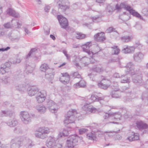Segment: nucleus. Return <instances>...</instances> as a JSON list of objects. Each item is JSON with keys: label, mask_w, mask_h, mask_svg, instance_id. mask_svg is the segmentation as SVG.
<instances>
[{"label": "nucleus", "mask_w": 148, "mask_h": 148, "mask_svg": "<svg viewBox=\"0 0 148 148\" xmlns=\"http://www.w3.org/2000/svg\"><path fill=\"white\" fill-rule=\"evenodd\" d=\"M56 139L54 137L50 136L47 140L46 145L49 148H53L56 144Z\"/></svg>", "instance_id": "ddd939ff"}, {"label": "nucleus", "mask_w": 148, "mask_h": 148, "mask_svg": "<svg viewBox=\"0 0 148 148\" xmlns=\"http://www.w3.org/2000/svg\"><path fill=\"white\" fill-rule=\"evenodd\" d=\"M46 106L49 111L52 113L57 112L59 109L58 106L53 101L49 100L47 101Z\"/></svg>", "instance_id": "20e7f679"}, {"label": "nucleus", "mask_w": 148, "mask_h": 148, "mask_svg": "<svg viewBox=\"0 0 148 148\" xmlns=\"http://www.w3.org/2000/svg\"><path fill=\"white\" fill-rule=\"evenodd\" d=\"M119 90V88L115 89L111 92L110 95H111L112 97L114 98H119L120 97L118 92V91Z\"/></svg>", "instance_id": "f704fd0d"}, {"label": "nucleus", "mask_w": 148, "mask_h": 148, "mask_svg": "<svg viewBox=\"0 0 148 148\" xmlns=\"http://www.w3.org/2000/svg\"><path fill=\"white\" fill-rule=\"evenodd\" d=\"M123 8L129 11L130 13L133 16L140 19H142V18L140 14L133 10L132 8L126 3H121L120 4H117L115 6V9L118 11H119Z\"/></svg>", "instance_id": "f257e3e1"}, {"label": "nucleus", "mask_w": 148, "mask_h": 148, "mask_svg": "<svg viewBox=\"0 0 148 148\" xmlns=\"http://www.w3.org/2000/svg\"><path fill=\"white\" fill-rule=\"evenodd\" d=\"M50 69L48 65L45 63H43L40 66V69L41 71L45 72L46 71H48Z\"/></svg>", "instance_id": "4c0bfd02"}, {"label": "nucleus", "mask_w": 148, "mask_h": 148, "mask_svg": "<svg viewBox=\"0 0 148 148\" xmlns=\"http://www.w3.org/2000/svg\"><path fill=\"white\" fill-rule=\"evenodd\" d=\"M119 131H120V130H119L118 131L115 132V131H110L109 132H106V133H108V135L109 136H113L115 133H118Z\"/></svg>", "instance_id": "4d7b16f0"}, {"label": "nucleus", "mask_w": 148, "mask_h": 148, "mask_svg": "<svg viewBox=\"0 0 148 148\" xmlns=\"http://www.w3.org/2000/svg\"><path fill=\"white\" fill-rule=\"evenodd\" d=\"M86 37V36L85 34L80 32H77L76 36V38L77 39H83L85 38Z\"/></svg>", "instance_id": "a18cd8bd"}, {"label": "nucleus", "mask_w": 148, "mask_h": 148, "mask_svg": "<svg viewBox=\"0 0 148 148\" xmlns=\"http://www.w3.org/2000/svg\"><path fill=\"white\" fill-rule=\"evenodd\" d=\"M80 81L79 82H77L75 84V86L76 87H84L86 86L85 82L81 79H80Z\"/></svg>", "instance_id": "c9c22d12"}, {"label": "nucleus", "mask_w": 148, "mask_h": 148, "mask_svg": "<svg viewBox=\"0 0 148 148\" xmlns=\"http://www.w3.org/2000/svg\"><path fill=\"white\" fill-rule=\"evenodd\" d=\"M105 34L103 32L97 33L94 36V39L97 42H102L104 41L106 38L105 36Z\"/></svg>", "instance_id": "2eb2a0df"}, {"label": "nucleus", "mask_w": 148, "mask_h": 148, "mask_svg": "<svg viewBox=\"0 0 148 148\" xmlns=\"http://www.w3.org/2000/svg\"><path fill=\"white\" fill-rule=\"evenodd\" d=\"M36 51V49L35 48L32 49H31L29 53L28 54L27 56V58L31 56L34 54V53Z\"/></svg>", "instance_id": "864d4df0"}, {"label": "nucleus", "mask_w": 148, "mask_h": 148, "mask_svg": "<svg viewBox=\"0 0 148 148\" xmlns=\"http://www.w3.org/2000/svg\"><path fill=\"white\" fill-rule=\"evenodd\" d=\"M100 94H99V96H97V95L95 94H92V95L90 99L92 102L94 101H99L100 103H101V101L104 100L105 97H101Z\"/></svg>", "instance_id": "f3484780"}, {"label": "nucleus", "mask_w": 148, "mask_h": 148, "mask_svg": "<svg viewBox=\"0 0 148 148\" xmlns=\"http://www.w3.org/2000/svg\"><path fill=\"white\" fill-rule=\"evenodd\" d=\"M112 113L113 116L114 120L118 121L121 119V114L120 112H113Z\"/></svg>", "instance_id": "72a5a7b5"}, {"label": "nucleus", "mask_w": 148, "mask_h": 148, "mask_svg": "<svg viewBox=\"0 0 148 148\" xmlns=\"http://www.w3.org/2000/svg\"><path fill=\"white\" fill-rule=\"evenodd\" d=\"M82 79L81 75L78 72H75V80L76 81L77 79Z\"/></svg>", "instance_id": "6e6d98bb"}, {"label": "nucleus", "mask_w": 148, "mask_h": 148, "mask_svg": "<svg viewBox=\"0 0 148 148\" xmlns=\"http://www.w3.org/2000/svg\"><path fill=\"white\" fill-rule=\"evenodd\" d=\"M40 129L38 128L36 130V132L35 133V136L38 138H40L42 139H44L45 138L44 137V136H43V135H42V134L41 133V132L40 131Z\"/></svg>", "instance_id": "ea45409f"}, {"label": "nucleus", "mask_w": 148, "mask_h": 148, "mask_svg": "<svg viewBox=\"0 0 148 148\" xmlns=\"http://www.w3.org/2000/svg\"><path fill=\"white\" fill-rule=\"evenodd\" d=\"M98 86L101 88L104 89H107L109 86V85L103 84V83L101 82L98 83Z\"/></svg>", "instance_id": "09e8293b"}, {"label": "nucleus", "mask_w": 148, "mask_h": 148, "mask_svg": "<svg viewBox=\"0 0 148 148\" xmlns=\"http://www.w3.org/2000/svg\"><path fill=\"white\" fill-rule=\"evenodd\" d=\"M7 125L10 127H13L16 126L18 124L17 121L16 119L13 118L12 119H10L8 121L6 122Z\"/></svg>", "instance_id": "5701e85b"}, {"label": "nucleus", "mask_w": 148, "mask_h": 148, "mask_svg": "<svg viewBox=\"0 0 148 148\" xmlns=\"http://www.w3.org/2000/svg\"><path fill=\"white\" fill-rule=\"evenodd\" d=\"M134 38V36L132 35H126L121 37L120 39L123 42H128L132 41Z\"/></svg>", "instance_id": "412c9836"}, {"label": "nucleus", "mask_w": 148, "mask_h": 148, "mask_svg": "<svg viewBox=\"0 0 148 148\" xmlns=\"http://www.w3.org/2000/svg\"><path fill=\"white\" fill-rule=\"evenodd\" d=\"M21 118L22 121L25 124H28L31 121V117L28 112L22 111L20 113Z\"/></svg>", "instance_id": "423d86ee"}, {"label": "nucleus", "mask_w": 148, "mask_h": 148, "mask_svg": "<svg viewBox=\"0 0 148 148\" xmlns=\"http://www.w3.org/2000/svg\"><path fill=\"white\" fill-rule=\"evenodd\" d=\"M74 136L72 135L69 136L67 140V146L68 147H74L73 140Z\"/></svg>", "instance_id": "b1692460"}, {"label": "nucleus", "mask_w": 148, "mask_h": 148, "mask_svg": "<svg viewBox=\"0 0 148 148\" xmlns=\"http://www.w3.org/2000/svg\"><path fill=\"white\" fill-rule=\"evenodd\" d=\"M2 81L3 83L8 84L10 83V79L9 77L6 76L2 79Z\"/></svg>", "instance_id": "49530a36"}, {"label": "nucleus", "mask_w": 148, "mask_h": 148, "mask_svg": "<svg viewBox=\"0 0 148 148\" xmlns=\"http://www.w3.org/2000/svg\"><path fill=\"white\" fill-rule=\"evenodd\" d=\"M24 140L23 141H16V143L17 145H18L19 146V148L23 145H24Z\"/></svg>", "instance_id": "e2e57ef3"}, {"label": "nucleus", "mask_w": 148, "mask_h": 148, "mask_svg": "<svg viewBox=\"0 0 148 148\" xmlns=\"http://www.w3.org/2000/svg\"><path fill=\"white\" fill-rule=\"evenodd\" d=\"M54 74V71L52 69H49L48 71L46 72L45 77L49 81H51L53 79Z\"/></svg>", "instance_id": "6ab92c4d"}, {"label": "nucleus", "mask_w": 148, "mask_h": 148, "mask_svg": "<svg viewBox=\"0 0 148 148\" xmlns=\"http://www.w3.org/2000/svg\"><path fill=\"white\" fill-rule=\"evenodd\" d=\"M27 90L28 94L30 96H34L35 94H37L38 92V88L35 86H32L29 87Z\"/></svg>", "instance_id": "a211bd4d"}, {"label": "nucleus", "mask_w": 148, "mask_h": 148, "mask_svg": "<svg viewBox=\"0 0 148 148\" xmlns=\"http://www.w3.org/2000/svg\"><path fill=\"white\" fill-rule=\"evenodd\" d=\"M113 49L112 50V53L113 54L118 55L120 52V50L117 46H114L112 47Z\"/></svg>", "instance_id": "c03bdc74"}, {"label": "nucleus", "mask_w": 148, "mask_h": 148, "mask_svg": "<svg viewBox=\"0 0 148 148\" xmlns=\"http://www.w3.org/2000/svg\"><path fill=\"white\" fill-rule=\"evenodd\" d=\"M101 15L97 16L91 18L92 21L93 22H98L101 20Z\"/></svg>", "instance_id": "de8ad7c7"}, {"label": "nucleus", "mask_w": 148, "mask_h": 148, "mask_svg": "<svg viewBox=\"0 0 148 148\" xmlns=\"http://www.w3.org/2000/svg\"><path fill=\"white\" fill-rule=\"evenodd\" d=\"M83 119L82 115L75 110V121H79Z\"/></svg>", "instance_id": "58836bf2"}, {"label": "nucleus", "mask_w": 148, "mask_h": 148, "mask_svg": "<svg viewBox=\"0 0 148 148\" xmlns=\"http://www.w3.org/2000/svg\"><path fill=\"white\" fill-rule=\"evenodd\" d=\"M10 64L9 62H7L2 64L0 67V73L2 75L6 73L10 74Z\"/></svg>", "instance_id": "6e6552de"}, {"label": "nucleus", "mask_w": 148, "mask_h": 148, "mask_svg": "<svg viewBox=\"0 0 148 148\" xmlns=\"http://www.w3.org/2000/svg\"><path fill=\"white\" fill-rule=\"evenodd\" d=\"M34 68V65L33 66H28L27 67L26 69L29 73H31L33 71Z\"/></svg>", "instance_id": "3c124183"}, {"label": "nucleus", "mask_w": 148, "mask_h": 148, "mask_svg": "<svg viewBox=\"0 0 148 148\" xmlns=\"http://www.w3.org/2000/svg\"><path fill=\"white\" fill-rule=\"evenodd\" d=\"M54 1L55 3L58 4L59 6L64 3V0H54Z\"/></svg>", "instance_id": "052dcab7"}, {"label": "nucleus", "mask_w": 148, "mask_h": 148, "mask_svg": "<svg viewBox=\"0 0 148 148\" xmlns=\"http://www.w3.org/2000/svg\"><path fill=\"white\" fill-rule=\"evenodd\" d=\"M74 123V110L70 109L65 114L64 123L65 126Z\"/></svg>", "instance_id": "f03ea898"}, {"label": "nucleus", "mask_w": 148, "mask_h": 148, "mask_svg": "<svg viewBox=\"0 0 148 148\" xmlns=\"http://www.w3.org/2000/svg\"><path fill=\"white\" fill-rule=\"evenodd\" d=\"M12 23H15L17 25V27L18 28H19L21 26V24L19 23L17 21L16 19L15 18L12 19Z\"/></svg>", "instance_id": "13d9d810"}, {"label": "nucleus", "mask_w": 148, "mask_h": 148, "mask_svg": "<svg viewBox=\"0 0 148 148\" xmlns=\"http://www.w3.org/2000/svg\"><path fill=\"white\" fill-rule=\"evenodd\" d=\"M92 71L97 72L99 73L103 71V69L102 67H99L97 66H95L91 68Z\"/></svg>", "instance_id": "37998d69"}, {"label": "nucleus", "mask_w": 148, "mask_h": 148, "mask_svg": "<svg viewBox=\"0 0 148 148\" xmlns=\"http://www.w3.org/2000/svg\"><path fill=\"white\" fill-rule=\"evenodd\" d=\"M121 80L120 82L121 83H129L130 82V79L126 75H121Z\"/></svg>", "instance_id": "2f4dec72"}, {"label": "nucleus", "mask_w": 148, "mask_h": 148, "mask_svg": "<svg viewBox=\"0 0 148 148\" xmlns=\"http://www.w3.org/2000/svg\"><path fill=\"white\" fill-rule=\"evenodd\" d=\"M4 106H5V107L7 109L6 110H2L0 112V116L3 117V116H11L13 114V110L14 109V106L10 105L7 102H5Z\"/></svg>", "instance_id": "7ed1b4c3"}, {"label": "nucleus", "mask_w": 148, "mask_h": 148, "mask_svg": "<svg viewBox=\"0 0 148 148\" xmlns=\"http://www.w3.org/2000/svg\"><path fill=\"white\" fill-rule=\"evenodd\" d=\"M115 10V8L114 7L109 5L107 6L106 11L108 14L110 15Z\"/></svg>", "instance_id": "e433bc0d"}, {"label": "nucleus", "mask_w": 148, "mask_h": 148, "mask_svg": "<svg viewBox=\"0 0 148 148\" xmlns=\"http://www.w3.org/2000/svg\"><path fill=\"white\" fill-rule=\"evenodd\" d=\"M90 59L86 57H84L82 58L81 61L82 62L83 64H84V66H87L90 61Z\"/></svg>", "instance_id": "79ce46f5"}, {"label": "nucleus", "mask_w": 148, "mask_h": 148, "mask_svg": "<svg viewBox=\"0 0 148 148\" xmlns=\"http://www.w3.org/2000/svg\"><path fill=\"white\" fill-rule=\"evenodd\" d=\"M87 138L89 140H96L97 139L96 134L94 132H90L87 135Z\"/></svg>", "instance_id": "7c9ffc66"}, {"label": "nucleus", "mask_w": 148, "mask_h": 148, "mask_svg": "<svg viewBox=\"0 0 148 148\" xmlns=\"http://www.w3.org/2000/svg\"><path fill=\"white\" fill-rule=\"evenodd\" d=\"M126 70H125L126 74H131L134 75L135 74L134 73L137 71L136 70H134V66L133 63L131 62L127 63L126 66Z\"/></svg>", "instance_id": "9d476101"}, {"label": "nucleus", "mask_w": 148, "mask_h": 148, "mask_svg": "<svg viewBox=\"0 0 148 148\" xmlns=\"http://www.w3.org/2000/svg\"><path fill=\"white\" fill-rule=\"evenodd\" d=\"M91 45V42H88L83 45L82 46V48L83 51L87 53L90 56V57L93 59L94 53L92 51H90L89 50L90 47Z\"/></svg>", "instance_id": "1a4fd4ad"}, {"label": "nucleus", "mask_w": 148, "mask_h": 148, "mask_svg": "<svg viewBox=\"0 0 148 148\" xmlns=\"http://www.w3.org/2000/svg\"><path fill=\"white\" fill-rule=\"evenodd\" d=\"M122 59V58L120 57H117L113 59L112 61L113 62H118L119 64H120V60Z\"/></svg>", "instance_id": "603ef678"}, {"label": "nucleus", "mask_w": 148, "mask_h": 148, "mask_svg": "<svg viewBox=\"0 0 148 148\" xmlns=\"http://www.w3.org/2000/svg\"><path fill=\"white\" fill-rule=\"evenodd\" d=\"M47 108L45 106L42 104L38 105L36 106V109L40 113H44L47 110Z\"/></svg>", "instance_id": "4be33fe9"}, {"label": "nucleus", "mask_w": 148, "mask_h": 148, "mask_svg": "<svg viewBox=\"0 0 148 148\" xmlns=\"http://www.w3.org/2000/svg\"><path fill=\"white\" fill-rule=\"evenodd\" d=\"M46 96V91L44 90H42L38 92L35 98L38 103H41L45 101Z\"/></svg>", "instance_id": "0eeeda50"}, {"label": "nucleus", "mask_w": 148, "mask_h": 148, "mask_svg": "<svg viewBox=\"0 0 148 148\" xmlns=\"http://www.w3.org/2000/svg\"><path fill=\"white\" fill-rule=\"evenodd\" d=\"M39 128L40 129V131L42 134V135H43V136H44L45 138L47 137V134H49L50 132L49 128L46 127H40Z\"/></svg>", "instance_id": "393cba45"}, {"label": "nucleus", "mask_w": 148, "mask_h": 148, "mask_svg": "<svg viewBox=\"0 0 148 148\" xmlns=\"http://www.w3.org/2000/svg\"><path fill=\"white\" fill-rule=\"evenodd\" d=\"M26 85H20L19 86L18 89L19 90H24L25 89L26 87Z\"/></svg>", "instance_id": "680f3d73"}, {"label": "nucleus", "mask_w": 148, "mask_h": 148, "mask_svg": "<svg viewBox=\"0 0 148 148\" xmlns=\"http://www.w3.org/2000/svg\"><path fill=\"white\" fill-rule=\"evenodd\" d=\"M62 147V145L60 143H56L54 147H53L54 148H61Z\"/></svg>", "instance_id": "69168bd1"}, {"label": "nucleus", "mask_w": 148, "mask_h": 148, "mask_svg": "<svg viewBox=\"0 0 148 148\" xmlns=\"http://www.w3.org/2000/svg\"><path fill=\"white\" fill-rule=\"evenodd\" d=\"M139 134L138 133H133L129 136L127 138V139L130 142H132L134 140H138L139 139Z\"/></svg>", "instance_id": "a878e982"}, {"label": "nucleus", "mask_w": 148, "mask_h": 148, "mask_svg": "<svg viewBox=\"0 0 148 148\" xmlns=\"http://www.w3.org/2000/svg\"><path fill=\"white\" fill-rule=\"evenodd\" d=\"M62 75L60 78V81L64 84H68L70 80V76L68 73H62Z\"/></svg>", "instance_id": "dca6fc26"}, {"label": "nucleus", "mask_w": 148, "mask_h": 148, "mask_svg": "<svg viewBox=\"0 0 148 148\" xmlns=\"http://www.w3.org/2000/svg\"><path fill=\"white\" fill-rule=\"evenodd\" d=\"M50 9V7L49 5L46 6L44 8V10L45 12H48Z\"/></svg>", "instance_id": "774afa93"}, {"label": "nucleus", "mask_w": 148, "mask_h": 148, "mask_svg": "<svg viewBox=\"0 0 148 148\" xmlns=\"http://www.w3.org/2000/svg\"><path fill=\"white\" fill-rule=\"evenodd\" d=\"M136 124L140 130H142L145 129H146L147 128V125L144 123L142 121H138L136 123Z\"/></svg>", "instance_id": "bb28decb"}, {"label": "nucleus", "mask_w": 148, "mask_h": 148, "mask_svg": "<svg viewBox=\"0 0 148 148\" xmlns=\"http://www.w3.org/2000/svg\"><path fill=\"white\" fill-rule=\"evenodd\" d=\"M69 134L68 130L65 129L61 130L58 135V137H62L67 136Z\"/></svg>", "instance_id": "473e14b6"}, {"label": "nucleus", "mask_w": 148, "mask_h": 148, "mask_svg": "<svg viewBox=\"0 0 148 148\" xmlns=\"http://www.w3.org/2000/svg\"><path fill=\"white\" fill-rule=\"evenodd\" d=\"M3 26L6 28H9L12 27V25L9 23H7L4 24Z\"/></svg>", "instance_id": "0e129e2a"}, {"label": "nucleus", "mask_w": 148, "mask_h": 148, "mask_svg": "<svg viewBox=\"0 0 148 148\" xmlns=\"http://www.w3.org/2000/svg\"><path fill=\"white\" fill-rule=\"evenodd\" d=\"M112 32H116L115 29L112 27H109L106 30V32L107 33H110Z\"/></svg>", "instance_id": "5fc2aeb1"}, {"label": "nucleus", "mask_w": 148, "mask_h": 148, "mask_svg": "<svg viewBox=\"0 0 148 148\" xmlns=\"http://www.w3.org/2000/svg\"><path fill=\"white\" fill-rule=\"evenodd\" d=\"M11 145L10 146L11 148H19V146L17 145L16 143V139H12L11 142Z\"/></svg>", "instance_id": "a19ab883"}, {"label": "nucleus", "mask_w": 148, "mask_h": 148, "mask_svg": "<svg viewBox=\"0 0 148 148\" xmlns=\"http://www.w3.org/2000/svg\"><path fill=\"white\" fill-rule=\"evenodd\" d=\"M105 121L106 122V123H117L113 121L114 120V117L112 113L108 114L106 113L104 116Z\"/></svg>", "instance_id": "4468645a"}, {"label": "nucleus", "mask_w": 148, "mask_h": 148, "mask_svg": "<svg viewBox=\"0 0 148 148\" xmlns=\"http://www.w3.org/2000/svg\"><path fill=\"white\" fill-rule=\"evenodd\" d=\"M123 49L122 51L125 53H130L134 52L135 49L133 46L127 45Z\"/></svg>", "instance_id": "aec40b11"}, {"label": "nucleus", "mask_w": 148, "mask_h": 148, "mask_svg": "<svg viewBox=\"0 0 148 148\" xmlns=\"http://www.w3.org/2000/svg\"><path fill=\"white\" fill-rule=\"evenodd\" d=\"M59 8L62 12L64 11L66 9L69 8V7L67 6L62 4L59 6Z\"/></svg>", "instance_id": "8fccbe9b"}, {"label": "nucleus", "mask_w": 148, "mask_h": 148, "mask_svg": "<svg viewBox=\"0 0 148 148\" xmlns=\"http://www.w3.org/2000/svg\"><path fill=\"white\" fill-rule=\"evenodd\" d=\"M75 142H77L78 141V139H81V138H82V137H79L77 136V134H75Z\"/></svg>", "instance_id": "338daca9"}, {"label": "nucleus", "mask_w": 148, "mask_h": 148, "mask_svg": "<svg viewBox=\"0 0 148 148\" xmlns=\"http://www.w3.org/2000/svg\"><path fill=\"white\" fill-rule=\"evenodd\" d=\"M24 146L27 148H31L34 145V144L32 143V141L29 139H27L24 141Z\"/></svg>", "instance_id": "c756f323"}, {"label": "nucleus", "mask_w": 148, "mask_h": 148, "mask_svg": "<svg viewBox=\"0 0 148 148\" xmlns=\"http://www.w3.org/2000/svg\"><path fill=\"white\" fill-rule=\"evenodd\" d=\"M57 18L62 27L63 28H66L68 25L67 19L62 15H58Z\"/></svg>", "instance_id": "9b49d317"}, {"label": "nucleus", "mask_w": 148, "mask_h": 148, "mask_svg": "<svg viewBox=\"0 0 148 148\" xmlns=\"http://www.w3.org/2000/svg\"><path fill=\"white\" fill-rule=\"evenodd\" d=\"M143 57V54L139 52L135 54L133 56L134 60L137 62H139L142 59Z\"/></svg>", "instance_id": "c85d7f7f"}, {"label": "nucleus", "mask_w": 148, "mask_h": 148, "mask_svg": "<svg viewBox=\"0 0 148 148\" xmlns=\"http://www.w3.org/2000/svg\"><path fill=\"white\" fill-rule=\"evenodd\" d=\"M88 131V130L85 128H82L79 130V132L80 134H83Z\"/></svg>", "instance_id": "bf43d9fd"}, {"label": "nucleus", "mask_w": 148, "mask_h": 148, "mask_svg": "<svg viewBox=\"0 0 148 148\" xmlns=\"http://www.w3.org/2000/svg\"><path fill=\"white\" fill-rule=\"evenodd\" d=\"M82 109L84 110L89 113H94L97 111L96 108L87 104H85L82 106Z\"/></svg>", "instance_id": "f8f14e48"}, {"label": "nucleus", "mask_w": 148, "mask_h": 148, "mask_svg": "<svg viewBox=\"0 0 148 148\" xmlns=\"http://www.w3.org/2000/svg\"><path fill=\"white\" fill-rule=\"evenodd\" d=\"M134 75H131L133 82L135 83H138L140 84H142V76L139 70L136 71Z\"/></svg>", "instance_id": "39448f33"}, {"label": "nucleus", "mask_w": 148, "mask_h": 148, "mask_svg": "<svg viewBox=\"0 0 148 148\" xmlns=\"http://www.w3.org/2000/svg\"><path fill=\"white\" fill-rule=\"evenodd\" d=\"M7 13L9 15L14 17L17 18L19 16V14L16 13L14 10L11 8H9L8 9Z\"/></svg>", "instance_id": "cd10ccee"}]
</instances>
